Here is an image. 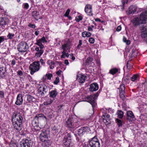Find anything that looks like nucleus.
I'll use <instances>...</instances> for the list:
<instances>
[{
  "mask_svg": "<svg viewBox=\"0 0 147 147\" xmlns=\"http://www.w3.org/2000/svg\"><path fill=\"white\" fill-rule=\"evenodd\" d=\"M13 116L11 119L13 126L18 131H20L22 129L23 118L19 113H14Z\"/></svg>",
  "mask_w": 147,
  "mask_h": 147,
  "instance_id": "obj_1",
  "label": "nucleus"
},
{
  "mask_svg": "<svg viewBox=\"0 0 147 147\" xmlns=\"http://www.w3.org/2000/svg\"><path fill=\"white\" fill-rule=\"evenodd\" d=\"M147 18V9L142 12L140 15L139 18H134L131 22L134 26H136L141 24H145Z\"/></svg>",
  "mask_w": 147,
  "mask_h": 147,
  "instance_id": "obj_2",
  "label": "nucleus"
},
{
  "mask_svg": "<svg viewBox=\"0 0 147 147\" xmlns=\"http://www.w3.org/2000/svg\"><path fill=\"white\" fill-rule=\"evenodd\" d=\"M66 124L71 131H74L75 129L78 127V122L75 121L74 119L71 117H70L68 119Z\"/></svg>",
  "mask_w": 147,
  "mask_h": 147,
  "instance_id": "obj_3",
  "label": "nucleus"
},
{
  "mask_svg": "<svg viewBox=\"0 0 147 147\" xmlns=\"http://www.w3.org/2000/svg\"><path fill=\"white\" fill-rule=\"evenodd\" d=\"M29 69L31 70L30 74L33 75L35 72L39 70L40 69L39 61H35L30 65Z\"/></svg>",
  "mask_w": 147,
  "mask_h": 147,
  "instance_id": "obj_4",
  "label": "nucleus"
},
{
  "mask_svg": "<svg viewBox=\"0 0 147 147\" xmlns=\"http://www.w3.org/2000/svg\"><path fill=\"white\" fill-rule=\"evenodd\" d=\"M29 47L26 42H20L18 45L17 49L20 52H26L28 49Z\"/></svg>",
  "mask_w": 147,
  "mask_h": 147,
  "instance_id": "obj_5",
  "label": "nucleus"
},
{
  "mask_svg": "<svg viewBox=\"0 0 147 147\" xmlns=\"http://www.w3.org/2000/svg\"><path fill=\"white\" fill-rule=\"evenodd\" d=\"M89 145L90 147H100V143L98 139L95 137L89 141Z\"/></svg>",
  "mask_w": 147,
  "mask_h": 147,
  "instance_id": "obj_6",
  "label": "nucleus"
},
{
  "mask_svg": "<svg viewBox=\"0 0 147 147\" xmlns=\"http://www.w3.org/2000/svg\"><path fill=\"white\" fill-rule=\"evenodd\" d=\"M36 45H38L40 48L39 51L37 52L35 54V56L38 57H40L43 53L44 50L42 49L44 47V45L42 44V42L40 40H37L36 42L35 43Z\"/></svg>",
  "mask_w": 147,
  "mask_h": 147,
  "instance_id": "obj_7",
  "label": "nucleus"
},
{
  "mask_svg": "<svg viewBox=\"0 0 147 147\" xmlns=\"http://www.w3.org/2000/svg\"><path fill=\"white\" fill-rule=\"evenodd\" d=\"M32 142L30 140H23L20 143L21 147H32Z\"/></svg>",
  "mask_w": 147,
  "mask_h": 147,
  "instance_id": "obj_8",
  "label": "nucleus"
},
{
  "mask_svg": "<svg viewBox=\"0 0 147 147\" xmlns=\"http://www.w3.org/2000/svg\"><path fill=\"white\" fill-rule=\"evenodd\" d=\"M49 134V131L48 130L42 131L40 135L39 136L40 140L42 141L47 140Z\"/></svg>",
  "mask_w": 147,
  "mask_h": 147,
  "instance_id": "obj_9",
  "label": "nucleus"
},
{
  "mask_svg": "<svg viewBox=\"0 0 147 147\" xmlns=\"http://www.w3.org/2000/svg\"><path fill=\"white\" fill-rule=\"evenodd\" d=\"M87 102H89L92 105L93 108L96 105V103L95 101V95H91L90 96L87 97Z\"/></svg>",
  "mask_w": 147,
  "mask_h": 147,
  "instance_id": "obj_10",
  "label": "nucleus"
},
{
  "mask_svg": "<svg viewBox=\"0 0 147 147\" xmlns=\"http://www.w3.org/2000/svg\"><path fill=\"white\" fill-rule=\"evenodd\" d=\"M23 101L22 96V95L18 94L17 97V100L15 102V104L18 105H22Z\"/></svg>",
  "mask_w": 147,
  "mask_h": 147,
  "instance_id": "obj_11",
  "label": "nucleus"
},
{
  "mask_svg": "<svg viewBox=\"0 0 147 147\" xmlns=\"http://www.w3.org/2000/svg\"><path fill=\"white\" fill-rule=\"evenodd\" d=\"M85 11L89 15L92 16V6L90 5H87L85 8Z\"/></svg>",
  "mask_w": 147,
  "mask_h": 147,
  "instance_id": "obj_12",
  "label": "nucleus"
},
{
  "mask_svg": "<svg viewBox=\"0 0 147 147\" xmlns=\"http://www.w3.org/2000/svg\"><path fill=\"white\" fill-rule=\"evenodd\" d=\"M98 89V87L97 83H93L90 86L89 91L91 92L96 91Z\"/></svg>",
  "mask_w": 147,
  "mask_h": 147,
  "instance_id": "obj_13",
  "label": "nucleus"
},
{
  "mask_svg": "<svg viewBox=\"0 0 147 147\" xmlns=\"http://www.w3.org/2000/svg\"><path fill=\"white\" fill-rule=\"evenodd\" d=\"M46 120V117L43 114H38L36 115L34 118V120Z\"/></svg>",
  "mask_w": 147,
  "mask_h": 147,
  "instance_id": "obj_14",
  "label": "nucleus"
},
{
  "mask_svg": "<svg viewBox=\"0 0 147 147\" xmlns=\"http://www.w3.org/2000/svg\"><path fill=\"white\" fill-rule=\"evenodd\" d=\"M71 140V135L70 134L67 133L65 134L63 140V143H66L67 142H70Z\"/></svg>",
  "mask_w": 147,
  "mask_h": 147,
  "instance_id": "obj_15",
  "label": "nucleus"
},
{
  "mask_svg": "<svg viewBox=\"0 0 147 147\" xmlns=\"http://www.w3.org/2000/svg\"><path fill=\"white\" fill-rule=\"evenodd\" d=\"M127 119L129 121H132L134 117V115L131 111H128L127 112Z\"/></svg>",
  "mask_w": 147,
  "mask_h": 147,
  "instance_id": "obj_16",
  "label": "nucleus"
},
{
  "mask_svg": "<svg viewBox=\"0 0 147 147\" xmlns=\"http://www.w3.org/2000/svg\"><path fill=\"white\" fill-rule=\"evenodd\" d=\"M7 19L4 18H0V25L2 27H4L7 24Z\"/></svg>",
  "mask_w": 147,
  "mask_h": 147,
  "instance_id": "obj_17",
  "label": "nucleus"
},
{
  "mask_svg": "<svg viewBox=\"0 0 147 147\" xmlns=\"http://www.w3.org/2000/svg\"><path fill=\"white\" fill-rule=\"evenodd\" d=\"M136 11V8L132 5L131 6L127 11L128 14H134Z\"/></svg>",
  "mask_w": 147,
  "mask_h": 147,
  "instance_id": "obj_18",
  "label": "nucleus"
},
{
  "mask_svg": "<svg viewBox=\"0 0 147 147\" xmlns=\"http://www.w3.org/2000/svg\"><path fill=\"white\" fill-rule=\"evenodd\" d=\"M47 86L45 84H43L39 87L38 90L39 92H41L42 91L46 93L47 91Z\"/></svg>",
  "mask_w": 147,
  "mask_h": 147,
  "instance_id": "obj_19",
  "label": "nucleus"
},
{
  "mask_svg": "<svg viewBox=\"0 0 147 147\" xmlns=\"http://www.w3.org/2000/svg\"><path fill=\"white\" fill-rule=\"evenodd\" d=\"M80 76H77V79L79 81V82L80 83H83L85 81V78L86 77L85 76L82 75H80Z\"/></svg>",
  "mask_w": 147,
  "mask_h": 147,
  "instance_id": "obj_20",
  "label": "nucleus"
},
{
  "mask_svg": "<svg viewBox=\"0 0 147 147\" xmlns=\"http://www.w3.org/2000/svg\"><path fill=\"white\" fill-rule=\"evenodd\" d=\"M42 145L44 147H48L51 144V141L48 140H45L44 141H42Z\"/></svg>",
  "mask_w": 147,
  "mask_h": 147,
  "instance_id": "obj_21",
  "label": "nucleus"
},
{
  "mask_svg": "<svg viewBox=\"0 0 147 147\" xmlns=\"http://www.w3.org/2000/svg\"><path fill=\"white\" fill-rule=\"evenodd\" d=\"M138 54V51L136 49H133L130 56V57L131 58H132L134 57H135Z\"/></svg>",
  "mask_w": 147,
  "mask_h": 147,
  "instance_id": "obj_22",
  "label": "nucleus"
},
{
  "mask_svg": "<svg viewBox=\"0 0 147 147\" xmlns=\"http://www.w3.org/2000/svg\"><path fill=\"white\" fill-rule=\"evenodd\" d=\"M5 76V70L3 67H0V77L2 78Z\"/></svg>",
  "mask_w": 147,
  "mask_h": 147,
  "instance_id": "obj_23",
  "label": "nucleus"
},
{
  "mask_svg": "<svg viewBox=\"0 0 147 147\" xmlns=\"http://www.w3.org/2000/svg\"><path fill=\"white\" fill-rule=\"evenodd\" d=\"M49 94L50 97L54 98L57 96V92L55 90H53L50 92Z\"/></svg>",
  "mask_w": 147,
  "mask_h": 147,
  "instance_id": "obj_24",
  "label": "nucleus"
},
{
  "mask_svg": "<svg viewBox=\"0 0 147 147\" xmlns=\"http://www.w3.org/2000/svg\"><path fill=\"white\" fill-rule=\"evenodd\" d=\"M35 99L34 97L30 95H27V101L28 102H32L35 101Z\"/></svg>",
  "mask_w": 147,
  "mask_h": 147,
  "instance_id": "obj_25",
  "label": "nucleus"
},
{
  "mask_svg": "<svg viewBox=\"0 0 147 147\" xmlns=\"http://www.w3.org/2000/svg\"><path fill=\"white\" fill-rule=\"evenodd\" d=\"M118 72V69L116 68H115L111 69L109 71V73L113 75Z\"/></svg>",
  "mask_w": 147,
  "mask_h": 147,
  "instance_id": "obj_26",
  "label": "nucleus"
},
{
  "mask_svg": "<svg viewBox=\"0 0 147 147\" xmlns=\"http://www.w3.org/2000/svg\"><path fill=\"white\" fill-rule=\"evenodd\" d=\"M54 99H50L47 101L43 103V105L45 106H47L51 105L54 101Z\"/></svg>",
  "mask_w": 147,
  "mask_h": 147,
  "instance_id": "obj_27",
  "label": "nucleus"
},
{
  "mask_svg": "<svg viewBox=\"0 0 147 147\" xmlns=\"http://www.w3.org/2000/svg\"><path fill=\"white\" fill-rule=\"evenodd\" d=\"M117 114L119 118L122 119L123 115V113L121 110H119L117 112Z\"/></svg>",
  "mask_w": 147,
  "mask_h": 147,
  "instance_id": "obj_28",
  "label": "nucleus"
},
{
  "mask_svg": "<svg viewBox=\"0 0 147 147\" xmlns=\"http://www.w3.org/2000/svg\"><path fill=\"white\" fill-rule=\"evenodd\" d=\"M9 147H18L17 143L11 141L9 144Z\"/></svg>",
  "mask_w": 147,
  "mask_h": 147,
  "instance_id": "obj_29",
  "label": "nucleus"
},
{
  "mask_svg": "<svg viewBox=\"0 0 147 147\" xmlns=\"http://www.w3.org/2000/svg\"><path fill=\"white\" fill-rule=\"evenodd\" d=\"M93 59L91 57H88L86 60V65L90 64L91 62L92 61Z\"/></svg>",
  "mask_w": 147,
  "mask_h": 147,
  "instance_id": "obj_30",
  "label": "nucleus"
},
{
  "mask_svg": "<svg viewBox=\"0 0 147 147\" xmlns=\"http://www.w3.org/2000/svg\"><path fill=\"white\" fill-rule=\"evenodd\" d=\"M39 12H37L36 11H34L32 12V16L34 17H37L39 15Z\"/></svg>",
  "mask_w": 147,
  "mask_h": 147,
  "instance_id": "obj_31",
  "label": "nucleus"
},
{
  "mask_svg": "<svg viewBox=\"0 0 147 147\" xmlns=\"http://www.w3.org/2000/svg\"><path fill=\"white\" fill-rule=\"evenodd\" d=\"M141 36L142 38H145L147 37V32H142Z\"/></svg>",
  "mask_w": 147,
  "mask_h": 147,
  "instance_id": "obj_32",
  "label": "nucleus"
},
{
  "mask_svg": "<svg viewBox=\"0 0 147 147\" xmlns=\"http://www.w3.org/2000/svg\"><path fill=\"white\" fill-rule=\"evenodd\" d=\"M117 122V124L119 127L121 126L122 125V124L123 123V122L121 121V120L117 119H116Z\"/></svg>",
  "mask_w": 147,
  "mask_h": 147,
  "instance_id": "obj_33",
  "label": "nucleus"
},
{
  "mask_svg": "<svg viewBox=\"0 0 147 147\" xmlns=\"http://www.w3.org/2000/svg\"><path fill=\"white\" fill-rule=\"evenodd\" d=\"M140 29L142 31V32H147V27L146 26H142V27H140Z\"/></svg>",
  "mask_w": 147,
  "mask_h": 147,
  "instance_id": "obj_34",
  "label": "nucleus"
},
{
  "mask_svg": "<svg viewBox=\"0 0 147 147\" xmlns=\"http://www.w3.org/2000/svg\"><path fill=\"white\" fill-rule=\"evenodd\" d=\"M119 91H125V86L124 84H122L120 86V88H119Z\"/></svg>",
  "mask_w": 147,
  "mask_h": 147,
  "instance_id": "obj_35",
  "label": "nucleus"
},
{
  "mask_svg": "<svg viewBox=\"0 0 147 147\" xmlns=\"http://www.w3.org/2000/svg\"><path fill=\"white\" fill-rule=\"evenodd\" d=\"M82 129L83 133L86 132L88 131L89 130V128L88 127H84L82 128H81Z\"/></svg>",
  "mask_w": 147,
  "mask_h": 147,
  "instance_id": "obj_36",
  "label": "nucleus"
},
{
  "mask_svg": "<svg viewBox=\"0 0 147 147\" xmlns=\"http://www.w3.org/2000/svg\"><path fill=\"white\" fill-rule=\"evenodd\" d=\"M119 92L121 98L123 100L125 98V96L124 95L125 91H119Z\"/></svg>",
  "mask_w": 147,
  "mask_h": 147,
  "instance_id": "obj_37",
  "label": "nucleus"
},
{
  "mask_svg": "<svg viewBox=\"0 0 147 147\" xmlns=\"http://www.w3.org/2000/svg\"><path fill=\"white\" fill-rule=\"evenodd\" d=\"M138 76L137 75H134L131 78V80L132 81H134L137 80Z\"/></svg>",
  "mask_w": 147,
  "mask_h": 147,
  "instance_id": "obj_38",
  "label": "nucleus"
},
{
  "mask_svg": "<svg viewBox=\"0 0 147 147\" xmlns=\"http://www.w3.org/2000/svg\"><path fill=\"white\" fill-rule=\"evenodd\" d=\"M78 135L80 136H82L84 134V133L81 128L78 129Z\"/></svg>",
  "mask_w": 147,
  "mask_h": 147,
  "instance_id": "obj_39",
  "label": "nucleus"
},
{
  "mask_svg": "<svg viewBox=\"0 0 147 147\" xmlns=\"http://www.w3.org/2000/svg\"><path fill=\"white\" fill-rule=\"evenodd\" d=\"M14 35L13 33H9L7 37L9 39H12L14 36Z\"/></svg>",
  "mask_w": 147,
  "mask_h": 147,
  "instance_id": "obj_40",
  "label": "nucleus"
},
{
  "mask_svg": "<svg viewBox=\"0 0 147 147\" xmlns=\"http://www.w3.org/2000/svg\"><path fill=\"white\" fill-rule=\"evenodd\" d=\"M59 78L58 77H57L56 78L55 80L54 81V83L56 85H57L58 84V83L59 82Z\"/></svg>",
  "mask_w": 147,
  "mask_h": 147,
  "instance_id": "obj_41",
  "label": "nucleus"
},
{
  "mask_svg": "<svg viewBox=\"0 0 147 147\" xmlns=\"http://www.w3.org/2000/svg\"><path fill=\"white\" fill-rule=\"evenodd\" d=\"M38 40H40V41L43 43H44L45 42H47V40H46L45 37L44 36H43L41 38Z\"/></svg>",
  "mask_w": 147,
  "mask_h": 147,
  "instance_id": "obj_42",
  "label": "nucleus"
},
{
  "mask_svg": "<svg viewBox=\"0 0 147 147\" xmlns=\"http://www.w3.org/2000/svg\"><path fill=\"white\" fill-rule=\"evenodd\" d=\"M94 39L93 38H90L89 40V42L91 44H93L94 42Z\"/></svg>",
  "mask_w": 147,
  "mask_h": 147,
  "instance_id": "obj_43",
  "label": "nucleus"
},
{
  "mask_svg": "<svg viewBox=\"0 0 147 147\" xmlns=\"http://www.w3.org/2000/svg\"><path fill=\"white\" fill-rule=\"evenodd\" d=\"M46 76L48 79L51 80V77L53 76V75L49 73L48 74H46Z\"/></svg>",
  "mask_w": 147,
  "mask_h": 147,
  "instance_id": "obj_44",
  "label": "nucleus"
},
{
  "mask_svg": "<svg viewBox=\"0 0 147 147\" xmlns=\"http://www.w3.org/2000/svg\"><path fill=\"white\" fill-rule=\"evenodd\" d=\"M70 11V9H67V11L65 12V14L64 15L66 17L68 16Z\"/></svg>",
  "mask_w": 147,
  "mask_h": 147,
  "instance_id": "obj_45",
  "label": "nucleus"
},
{
  "mask_svg": "<svg viewBox=\"0 0 147 147\" xmlns=\"http://www.w3.org/2000/svg\"><path fill=\"white\" fill-rule=\"evenodd\" d=\"M0 97L2 98H4V93L3 91H0Z\"/></svg>",
  "mask_w": 147,
  "mask_h": 147,
  "instance_id": "obj_46",
  "label": "nucleus"
},
{
  "mask_svg": "<svg viewBox=\"0 0 147 147\" xmlns=\"http://www.w3.org/2000/svg\"><path fill=\"white\" fill-rule=\"evenodd\" d=\"M28 26L33 28H36V26L34 24H32L31 23H29Z\"/></svg>",
  "mask_w": 147,
  "mask_h": 147,
  "instance_id": "obj_47",
  "label": "nucleus"
},
{
  "mask_svg": "<svg viewBox=\"0 0 147 147\" xmlns=\"http://www.w3.org/2000/svg\"><path fill=\"white\" fill-rule=\"evenodd\" d=\"M103 121L104 123H105L106 124H108L111 121H107L106 120V118H103Z\"/></svg>",
  "mask_w": 147,
  "mask_h": 147,
  "instance_id": "obj_48",
  "label": "nucleus"
},
{
  "mask_svg": "<svg viewBox=\"0 0 147 147\" xmlns=\"http://www.w3.org/2000/svg\"><path fill=\"white\" fill-rule=\"evenodd\" d=\"M86 32H87L85 36H86V37H90L91 35V33L90 32H88L86 31Z\"/></svg>",
  "mask_w": 147,
  "mask_h": 147,
  "instance_id": "obj_49",
  "label": "nucleus"
},
{
  "mask_svg": "<svg viewBox=\"0 0 147 147\" xmlns=\"http://www.w3.org/2000/svg\"><path fill=\"white\" fill-rule=\"evenodd\" d=\"M29 7V5L28 3H25L24 4V8L27 9Z\"/></svg>",
  "mask_w": 147,
  "mask_h": 147,
  "instance_id": "obj_50",
  "label": "nucleus"
},
{
  "mask_svg": "<svg viewBox=\"0 0 147 147\" xmlns=\"http://www.w3.org/2000/svg\"><path fill=\"white\" fill-rule=\"evenodd\" d=\"M67 44H65L62 45V49H63L64 51H65V49L67 47Z\"/></svg>",
  "mask_w": 147,
  "mask_h": 147,
  "instance_id": "obj_51",
  "label": "nucleus"
},
{
  "mask_svg": "<svg viewBox=\"0 0 147 147\" xmlns=\"http://www.w3.org/2000/svg\"><path fill=\"white\" fill-rule=\"evenodd\" d=\"M17 73L18 75L20 76H22L23 75V73L22 71L20 70L18 71L17 72Z\"/></svg>",
  "mask_w": 147,
  "mask_h": 147,
  "instance_id": "obj_52",
  "label": "nucleus"
},
{
  "mask_svg": "<svg viewBox=\"0 0 147 147\" xmlns=\"http://www.w3.org/2000/svg\"><path fill=\"white\" fill-rule=\"evenodd\" d=\"M121 26H119L117 27V29H116V30L117 31L119 32L121 30Z\"/></svg>",
  "mask_w": 147,
  "mask_h": 147,
  "instance_id": "obj_53",
  "label": "nucleus"
},
{
  "mask_svg": "<svg viewBox=\"0 0 147 147\" xmlns=\"http://www.w3.org/2000/svg\"><path fill=\"white\" fill-rule=\"evenodd\" d=\"M61 71L59 70L57 71L56 72V74L58 76H60L61 73Z\"/></svg>",
  "mask_w": 147,
  "mask_h": 147,
  "instance_id": "obj_54",
  "label": "nucleus"
},
{
  "mask_svg": "<svg viewBox=\"0 0 147 147\" xmlns=\"http://www.w3.org/2000/svg\"><path fill=\"white\" fill-rule=\"evenodd\" d=\"M86 31H84L82 33V36L83 37H86L85 35L86 34Z\"/></svg>",
  "mask_w": 147,
  "mask_h": 147,
  "instance_id": "obj_55",
  "label": "nucleus"
},
{
  "mask_svg": "<svg viewBox=\"0 0 147 147\" xmlns=\"http://www.w3.org/2000/svg\"><path fill=\"white\" fill-rule=\"evenodd\" d=\"M109 116L108 115H107L106 117H105V118H106V120L108 121H110V119L109 118Z\"/></svg>",
  "mask_w": 147,
  "mask_h": 147,
  "instance_id": "obj_56",
  "label": "nucleus"
},
{
  "mask_svg": "<svg viewBox=\"0 0 147 147\" xmlns=\"http://www.w3.org/2000/svg\"><path fill=\"white\" fill-rule=\"evenodd\" d=\"M126 2V3H127L128 1L127 0H123L122 1V3L123 5H124L125 4V2Z\"/></svg>",
  "mask_w": 147,
  "mask_h": 147,
  "instance_id": "obj_57",
  "label": "nucleus"
},
{
  "mask_svg": "<svg viewBox=\"0 0 147 147\" xmlns=\"http://www.w3.org/2000/svg\"><path fill=\"white\" fill-rule=\"evenodd\" d=\"M88 30L89 31H92L93 29L90 26H88Z\"/></svg>",
  "mask_w": 147,
  "mask_h": 147,
  "instance_id": "obj_58",
  "label": "nucleus"
},
{
  "mask_svg": "<svg viewBox=\"0 0 147 147\" xmlns=\"http://www.w3.org/2000/svg\"><path fill=\"white\" fill-rule=\"evenodd\" d=\"M125 42L126 43L127 45H129L130 43V41L129 40H127Z\"/></svg>",
  "mask_w": 147,
  "mask_h": 147,
  "instance_id": "obj_59",
  "label": "nucleus"
},
{
  "mask_svg": "<svg viewBox=\"0 0 147 147\" xmlns=\"http://www.w3.org/2000/svg\"><path fill=\"white\" fill-rule=\"evenodd\" d=\"M53 130L55 131L56 132H57L58 131V129H57V128H56L55 127H54L53 128Z\"/></svg>",
  "mask_w": 147,
  "mask_h": 147,
  "instance_id": "obj_60",
  "label": "nucleus"
},
{
  "mask_svg": "<svg viewBox=\"0 0 147 147\" xmlns=\"http://www.w3.org/2000/svg\"><path fill=\"white\" fill-rule=\"evenodd\" d=\"M36 129L37 131H38L40 129V128L38 127V126H36L35 127V128L36 129Z\"/></svg>",
  "mask_w": 147,
  "mask_h": 147,
  "instance_id": "obj_61",
  "label": "nucleus"
},
{
  "mask_svg": "<svg viewBox=\"0 0 147 147\" xmlns=\"http://www.w3.org/2000/svg\"><path fill=\"white\" fill-rule=\"evenodd\" d=\"M65 63L67 65L69 64V62L67 60H65Z\"/></svg>",
  "mask_w": 147,
  "mask_h": 147,
  "instance_id": "obj_62",
  "label": "nucleus"
},
{
  "mask_svg": "<svg viewBox=\"0 0 147 147\" xmlns=\"http://www.w3.org/2000/svg\"><path fill=\"white\" fill-rule=\"evenodd\" d=\"M39 31H38V30H37L35 32V34L37 36L39 34Z\"/></svg>",
  "mask_w": 147,
  "mask_h": 147,
  "instance_id": "obj_63",
  "label": "nucleus"
},
{
  "mask_svg": "<svg viewBox=\"0 0 147 147\" xmlns=\"http://www.w3.org/2000/svg\"><path fill=\"white\" fill-rule=\"evenodd\" d=\"M40 62H41L42 64L43 65L45 63L43 62V60L42 59H40Z\"/></svg>",
  "mask_w": 147,
  "mask_h": 147,
  "instance_id": "obj_64",
  "label": "nucleus"
}]
</instances>
